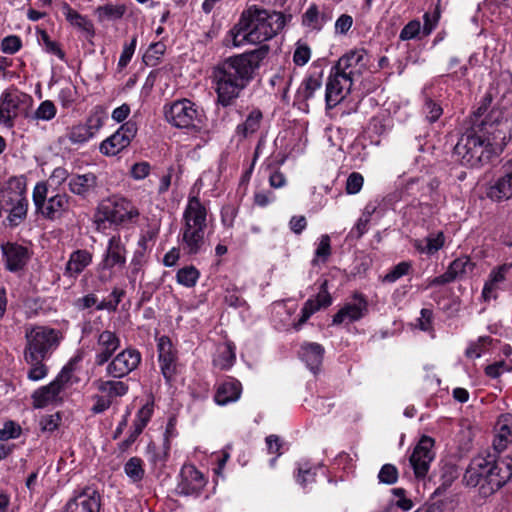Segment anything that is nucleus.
Returning a JSON list of instances; mask_svg holds the SVG:
<instances>
[{"mask_svg":"<svg viewBox=\"0 0 512 512\" xmlns=\"http://www.w3.org/2000/svg\"><path fill=\"white\" fill-rule=\"evenodd\" d=\"M80 360V356L72 358L51 383L34 391L32 394V400L35 408H44L60 399L59 395L61 391L70 381L72 372L75 369V364Z\"/></svg>","mask_w":512,"mask_h":512,"instance_id":"6e6552de","label":"nucleus"},{"mask_svg":"<svg viewBox=\"0 0 512 512\" xmlns=\"http://www.w3.org/2000/svg\"><path fill=\"white\" fill-rule=\"evenodd\" d=\"M434 444L433 438L423 435L409 457L410 465L417 479H424L429 471L430 464L435 458Z\"/></svg>","mask_w":512,"mask_h":512,"instance_id":"4468645a","label":"nucleus"},{"mask_svg":"<svg viewBox=\"0 0 512 512\" xmlns=\"http://www.w3.org/2000/svg\"><path fill=\"white\" fill-rule=\"evenodd\" d=\"M97 390L108 397L112 402L117 397L125 396L129 391V385L122 380L114 378L109 380H98L95 382Z\"/></svg>","mask_w":512,"mask_h":512,"instance_id":"e433bc0d","label":"nucleus"},{"mask_svg":"<svg viewBox=\"0 0 512 512\" xmlns=\"http://www.w3.org/2000/svg\"><path fill=\"white\" fill-rule=\"evenodd\" d=\"M127 12L125 4H113L108 2L94 9V16L99 23L116 22L121 20Z\"/></svg>","mask_w":512,"mask_h":512,"instance_id":"c9c22d12","label":"nucleus"},{"mask_svg":"<svg viewBox=\"0 0 512 512\" xmlns=\"http://www.w3.org/2000/svg\"><path fill=\"white\" fill-rule=\"evenodd\" d=\"M285 24L286 18L283 13L269 12L253 5L241 13L229 35L235 47L245 43L260 44L276 36Z\"/></svg>","mask_w":512,"mask_h":512,"instance_id":"7ed1b4c3","label":"nucleus"},{"mask_svg":"<svg viewBox=\"0 0 512 512\" xmlns=\"http://www.w3.org/2000/svg\"><path fill=\"white\" fill-rule=\"evenodd\" d=\"M364 178L358 172L351 173L346 181V192L348 194H356L358 193L363 186Z\"/></svg>","mask_w":512,"mask_h":512,"instance_id":"0e129e2a","label":"nucleus"},{"mask_svg":"<svg viewBox=\"0 0 512 512\" xmlns=\"http://www.w3.org/2000/svg\"><path fill=\"white\" fill-rule=\"evenodd\" d=\"M92 262V254L84 249L73 251L66 263L64 274L76 278Z\"/></svg>","mask_w":512,"mask_h":512,"instance_id":"7c9ffc66","label":"nucleus"},{"mask_svg":"<svg viewBox=\"0 0 512 512\" xmlns=\"http://www.w3.org/2000/svg\"><path fill=\"white\" fill-rule=\"evenodd\" d=\"M322 85L321 75H309L299 87L296 97L298 100L307 101L313 97L315 91Z\"/></svg>","mask_w":512,"mask_h":512,"instance_id":"79ce46f5","label":"nucleus"},{"mask_svg":"<svg viewBox=\"0 0 512 512\" xmlns=\"http://www.w3.org/2000/svg\"><path fill=\"white\" fill-rule=\"evenodd\" d=\"M104 267L113 268L115 266H124L126 263V248L120 235H113L107 245L104 256Z\"/></svg>","mask_w":512,"mask_h":512,"instance_id":"c85d7f7f","label":"nucleus"},{"mask_svg":"<svg viewBox=\"0 0 512 512\" xmlns=\"http://www.w3.org/2000/svg\"><path fill=\"white\" fill-rule=\"evenodd\" d=\"M423 113L429 123H434L443 114V108L438 102L426 97L423 105Z\"/></svg>","mask_w":512,"mask_h":512,"instance_id":"8fccbe9b","label":"nucleus"},{"mask_svg":"<svg viewBox=\"0 0 512 512\" xmlns=\"http://www.w3.org/2000/svg\"><path fill=\"white\" fill-rule=\"evenodd\" d=\"M61 421L59 413L43 416L40 420L41 430L45 432L55 431Z\"/></svg>","mask_w":512,"mask_h":512,"instance_id":"338daca9","label":"nucleus"},{"mask_svg":"<svg viewBox=\"0 0 512 512\" xmlns=\"http://www.w3.org/2000/svg\"><path fill=\"white\" fill-rule=\"evenodd\" d=\"M141 360V353L136 348L127 347L109 360L106 375L114 379L124 378L138 368Z\"/></svg>","mask_w":512,"mask_h":512,"instance_id":"f8f14e48","label":"nucleus"},{"mask_svg":"<svg viewBox=\"0 0 512 512\" xmlns=\"http://www.w3.org/2000/svg\"><path fill=\"white\" fill-rule=\"evenodd\" d=\"M100 507V494L96 490L86 488L66 503L64 512H99Z\"/></svg>","mask_w":512,"mask_h":512,"instance_id":"aec40b11","label":"nucleus"},{"mask_svg":"<svg viewBox=\"0 0 512 512\" xmlns=\"http://www.w3.org/2000/svg\"><path fill=\"white\" fill-rule=\"evenodd\" d=\"M505 146L502 113L493 111L461 135L454 147V155L462 165L478 167L499 156Z\"/></svg>","mask_w":512,"mask_h":512,"instance_id":"f03ea898","label":"nucleus"},{"mask_svg":"<svg viewBox=\"0 0 512 512\" xmlns=\"http://www.w3.org/2000/svg\"><path fill=\"white\" fill-rule=\"evenodd\" d=\"M489 465L487 467L488 481L483 484L482 496L489 497L505 486L512 478V458L498 457L487 453Z\"/></svg>","mask_w":512,"mask_h":512,"instance_id":"1a4fd4ad","label":"nucleus"},{"mask_svg":"<svg viewBox=\"0 0 512 512\" xmlns=\"http://www.w3.org/2000/svg\"><path fill=\"white\" fill-rule=\"evenodd\" d=\"M208 226V208L197 195H189L182 215L180 248L188 256H195L205 247Z\"/></svg>","mask_w":512,"mask_h":512,"instance_id":"20e7f679","label":"nucleus"},{"mask_svg":"<svg viewBox=\"0 0 512 512\" xmlns=\"http://www.w3.org/2000/svg\"><path fill=\"white\" fill-rule=\"evenodd\" d=\"M124 472L133 482L141 481L145 475L142 459L131 457L124 465Z\"/></svg>","mask_w":512,"mask_h":512,"instance_id":"c03bdc74","label":"nucleus"},{"mask_svg":"<svg viewBox=\"0 0 512 512\" xmlns=\"http://www.w3.org/2000/svg\"><path fill=\"white\" fill-rule=\"evenodd\" d=\"M5 267L11 272L24 268L29 260L28 249L18 243L7 242L1 246Z\"/></svg>","mask_w":512,"mask_h":512,"instance_id":"bb28decb","label":"nucleus"},{"mask_svg":"<svg viewBox=\"0 0 512 512\" xmlns=\"http://www.w3.org/2000/svg\"><path fill=\"white\" fill-rule=\"evenodd\" d=\"M130 143L121 133L115 132L100 143L99 150L105 156H115L127 148Z\"/></svg>","mask_w":512,"mask_h":512,"instance_id":"ea45409f","label":"nucleus"},{"mask_svg":"<svg viewBox=\"0 0 512 512\" xmlns=\"http://www.w3.org/2000/svg\"><path fill=\"white\" fill-rule=\"evenodd\" d=\"M31 101L32 98L29 94L16 88L3 91L0 96V123L7 128L14 127L15 119Z\"/></svg>","mask_w":512,"mask_h":512,"instance_id":"9d476101","label":"nucleus"},{"mask_svg":"<svg viewBox=\"0 0 512 512\" xmlns=\"http://www.w3.org/2000/svg\"><path fill=\"white\" fill-rule=\"evenodd\" d=\"M166 120L177 128H194L201 122L196 105L188 99L174 101L164 107Z\"/></svg>","mask_w":512,"mask_h":512,"instance_id":"9b49d317","label":"nucleus"},{"mask_svg":"<svg viewBox=\"0 0 512 512\" xmlns=\"http://www.w3.org/2000/svg\"><path fill=\"white\" fill-rule=\"evenodd\" d=\"M412 271L410 261H402L395 265L384 277L383 282L394 283L401 277L408 275Z\"/></svg>","mask_w":512,"mask_h":512,"instance_id":"49530a36","label":"nucleus"},{"mask_svg":"<svg viewBox=\"0 0 512 512\" xmlns=\"http://www.w3.org/2000/svg\"><path fill=\"white\" fill-rule=\"evenodd\" d=\"M267 44L219 62L212 70L211 81L217 94V104L229 107L255 78L256 72L268 57Z\"/></svg>","mask_w":512,"mask_h":512,"instance_id":"f257e3e1","label":"nucleus"},{"mask_svg":"<svg viewBox=\"0 0 512 512\" xmlns=\"http://www.w3.org/2000/svg\"><path fill=\"white\" fill-rule=\"evenodd\" d=\"M8 211L7 221L10 227H16L21 224L27 217L28 212V199L18 202L16 205L11 206Z\"/></svg>","mask_w":512,"mask_h":512,"instance_id":"37998d69","label":"nucleus"},{"mask_svg":"<svg viewBox=\"0 0 512 512\" xmlns=\"http://www.w3.org/2000/svg\"><path fill=\"white\" fill-rule=\"evenodd\" d=\"M366 54L367 52L363 48L350 50L339 58L332 71H338L354 79L361 74L362 68L365 66L363 60Z\"/></svg>","mask_w":512,"mask_h":512,"instance_id":"393cba45","label":"nucleus"},{"mask_svg":"<svg viewBox=\"0 0 512 512\" xmlns=\"http://www.w3.org/2000/svg\"><path fill=\"white\" fill-rule=\"evenodd\" d=\"M121 344L118 335L110 330L102 331L96 342V354L94 363L96 366H103L109 362Z\"/></svg>","mask_w":512,"mask_h":512,"instance_id":"5701e85b","label":"nucleus"},{"mask_svg":"<svg viewBox=\"0 0 512 512\" xmlns=\"http://www.w3.org/2000/svg\"><path fill=\"white\" fill-rule=\"evenodd\" d=\"M104 124V115L99 107H96L87 117L84 123H77L67 128L66 138L75 145H80L92 139Z\"/></svg>","mask_w":512,"mask_h":512,"instance_id":"ddd939ff","label":"nucleus"},{"mask_svg":"<svg viewBox=\"0 0 512 512\" xmlns=\"http://www.w3.org/2000/svg\"><path fill=\"white\" fill-rule=\"evenodd\" d=\"M241 392V383L235 378L228 377L218 385L214 400L218 405H227L237 401L240 398Z\"/></svg>","mask_w":512,"mask_h":512,"instance_id":"c756f323","label":"nucleus"},{"mask_svg":"<svg viewBox=\"0 0 512 512\" xmlns=\"http://www.w3.org/2000/svg\"><path fill=\"white\" fill-rule=\"evenodd\" d=\"M147 456L154 466H163L168 452L166 449L158 447L154 442H150L147 446Z\"/></svg>","mask_w":512,"mask_h":512,"instance_id":"603ef678","label":"nucleus"},{"mask_svg":"<svg viewBox=\"0 0 512 512\" xmlns=\"http://www.w3.org/2000/svg\"><path fill=\"white\" fill-rule=\"evenodd\" d=\"M311 57V49L310 47L301 41H298L296 44V49L293 54V62L297 66H304L308 63Z\"/></svg>","mask_w":512,"mask_h":512,"instance_id":"5fc2aeb1","label":"nucleus"},{"mask_svg":"<svg viewBox=\"0 0 512 512\" xmlns=\"http://www.w3.org/2000/svg\"><path fill=\"white\" fill-rule=\"evenodd\" d=\"M475 268V263L468 256H461L453 260L448 266L447 270L431 279L428 283V287L441 286L457 279H463L468 274L472 273Z\"/></svg>","mask_w":512,"mask_h":512,"instance_id":"a211bd4d","label":"nucleus"},{"mask_svg":"<svg viewBox=\"0 0 512 512\" xmlns=\"http://www.w3.org/2000/svg\"><path fill=\"white\" fill-rule=\"evenodd\" d=\"M302 24L313 30H321L320 12L317 5L313 4L306 10L302 16Z\"/></svg>","mask_w":512,"mask_h":512,"instance_id":"3c124183","label":"nucleus"},{"mask_svg":"<svg viewBox=\"0 0 512 512\" xmlns=\"http://www.w3.org/2000/svg\"><path fill=\"white\" fill-rule=\"evenodd\" d=\"M445 245V235L442 231L430 233L423 239L415 240L414 248L421 254L434 255Z\"/></svg>","mask_w":512,"mask_h":512,"instance_id":"4c0bfd02","label":"nucleus"},{"mask_svg":"<svg viewBox=\"0 0 512 512\" xmlns=\"http://www.w3.org/2000/svg\"><path fill=\"white\" fill-rule=\"evenodd\" d=\"M21 434V427L13 421H7L0 429V441L15 439Z\"/></svg>","mask_w":512,"mask_h":512,"instance_id":"bf43d9fd","label":"nucleus"},{"mask_svg":"<svg viewBox=\"0 0 512 512\" xmlns=\"http://www.w3.org/2000/svg\"><path fill=\"white\" fill-rule=\"evenodd\" d=\"M57 113V108L51 100H45L40 103L36 111L34 112L33 118L36 120L50 121Z\"/></svg>","mask_w":512,"mask_h":512,"instance_id":"09e8293b","label":"nucleus"},{"mask_svg":"<svg viewBox=\"0 0 512 512\" xmlns=\"http://www.w3.org/2000/svg\"><path fill=\"white\" fill-rule=\"evenodd\" d=\"M512 444V415L502 414L494 426L492 446L495 451L502 452Z\"/></svg>","mask_w":512,"mask_h":512,"instance_id":"cd10ccee","label":"nucleus"},{"mask_svg":"<svg viewBox=\"0 0 512 512\" xmlns=\"http://www.w3.org/2000/svg\"><path fill=\"white\" fill-rule=\"evenodd\" d=\"M93 400L94 404L91 407V412L93 414H101L108 410L113 404V402L102 393L94 395Z\"/></svg>","mask_w":512,"mask_h":512,"instance_id":"69168bd1","label":"nucleus"},{"mask_svg":"<svg viewBox=\"0 0 512 512\" xmlns=\"http://www.w3.org/2000/svg\"><path fill=\"white\" fill-rule=\"evenodd\" d=\"M235 349V345L230 341L219 344L213 358L214 366L221 370L230 369L236 360Z\"/></svg>","mask_w":512,"mask_h":512,"instance_id":"58836bf2","label":"nucleus"},{"mask_svg":"<svg viewBox=\"0 0 512 512\" xmlns=\"http://www.w3.org/2000/svg\"><path fill=\"white\" fill-rule=\"evenodd\" d=\"M263 121V113L260 109H253L246 116L244 122L238 124L235 129V134L239 140L247 139L253 136L261 127Z\"/></svg>","mask_w":512,"mask_h":512,"instance_id":"473e14b6","label":"nucleus"},{"mask_svg":"<svg viewBox=\"0 0 512 512\" xmlns=\"http://www.w3.org/2000/svg\"><path fill=\"white\" fill-rule=\"evenodd\" d=\"M488 465L487 454L477 455L472 458L463 476L464 484L468 487H478L481 496L483 484L488 481Z\"/></svg>","mask_w":512,"mask_h":512,"instance_id":"6ab92c4d","label":"nucleus"},{"mask_svg":"<svg viewBox=\"0 0 512 512\" xmlns=\"http://www.w3.org/2000/svg\"><path fill=\"white\" fill-rule=\"evenodd\" d=\"M21 47V39L16 35L7 36L1 42V49L4 53L14 54L19 51Z\"/></svg>","mask_w":512,"mask_h":512,"instance_id":"e2e57ef3","label":"nucleus"},{"mask_svg":"<svg viewBox=\"0 0 512 512\" xmlns=\"http://www.w3.org/2000/svg\"><path fill=\"white\" fill-rule=\"evenodd\" d=\"M24 355L48 359L60 344L61 333L53 328L37 326L26 331Z\"/></svg>","mask_w":512,"mask_h":512,"instance_id":"0eeeda50","label":"nucleus"},{"mask_svg":"<svg viewBox=\"0 0 512 512\" xmlns=\"http://www.w3.org/2000/svg\"><path fill=\"white\" fill-rule=\"evenodd\" d=\"M32 198L36 213L47 220H59L70 211L71 197L64 192L48 197L46 182H38L35 185Z\"/></svg>","mask_w":512,"mask_h":512,"instance_id":"423d86ee","label":"nucleus"},{"mask_svg":"<svg viewBox=\"0 0 512 512\" xmlns=\"http://www.w3.org/2000/svg\"><path fill=\"white\" fill-rule=\"evenodd\" d=\"M99 188L100 183L98 176L93 172L72 174L68 179L69 191L82 199H87L97 194Z\"/></svg>","mask_w":512,"mask_h":512,"instance_id":"4be33fe9","label":"nucleus"},{"mask_svg":"<svg viewBox=\"0 0 512 512\" xmlns=\"http://www.w3.org/2000/svg\"><path fill=\"white\" fill-rule=\"evenodd\" d=\"M140 216L138 208L125 197L112 195L103 199L96 208L97 229L105 228L108 222L114 226H127L135 223Z\"/></svg>","mask_w":512,"mask_h":512,"instance_id":"39448f33","label":"nucleus"},{"mask_svg":"<svg viewBox=\"0 0 512 512\" xmlns=\"http://www.w3.org/2000/svg\"><path fill=\"white\" fill-rule=\"evenodd\" d=\"M153 414V405L145 404L136 415V419L133 422V430L141 434L144 428L147 426Z\"/></svg>","mask_w":512,"mask_h":512,"instance_id":"de8ad7c7","label":"nucleus"},{"mask_svg":"<svg viewBox=\"0 0 512 512\" xmlns=\"http://www.w3.org/2000/svg\"><path fill=\"white\" fill-rule=\"evenodd\" d=\"M136 43H137V38L133 37L131 39V42L124 46L123 51H122L119 61H118V69L120 71L123 70L128 65V63L131 61V58L135 52Z\"/></svg>","mask_w":512,"mask_h":512,"instance_id":"13d9d810","label":"nucleus"},{"mask_svg":"<svg viewBox=\"0 0 512 512\" xmlns=\"http://www.w3.org/2000/svg\"><path fill=\"white\" fill-rule=\"evenodd\" d=\"M331 254L330 237L328 235H322L320 242L315 251L316 258H320L325 262Z\"/></svg>","mask_w":512,"mask_h":512,"instance_id":"774afa93","label":"nucleus"},{"mask_svg":"<svg viewBox=\"0 0 512 512\" xmlns=\"http://www.w3.org/2000/svg\"><path fill=\"white\" fill-rule=\"evenodd\" d=\"M421 32V23L419 20L409 21L401 30L399 38L402 41L415 39Z\"/></svg>","mask_w":512,"mask_h":512,"instance_id":"6e6d98bb","label":"nucleus"},{"mask_svg":"<svg viewBox=\"0 0 512 512\" xmlns=\"http://www.w3.org/2000/svg\"><path fill=\"white\" fill-rule=\"evenodd\" d=\"M368 301L361 293H354L353 300L345 303L333 316L332 323L340 325L359 321L368 314Z\"/></svg>","mask_w":512,"mask_h":512,"instance_id":"f3484780","label":"nucleus"},{"mask_svg":"<svg viewBox=\"0 0 512 512\" xmlns=\"http://www.w3.org/2000/svg\"><path fill=\"white\" fill-rule=\"evenodd\" d=\"M332 304V297L327 290V281L325 280L321 286L317 296L313 299H308L302 309L301 317L295 324V329L299 330L300 327L307 322V320L321 308H326Z\"/></svg>","mask_w":512,"mask_h":512,"instance_id":"a878e982","label":"nucleus"},{"mask_svg":"<svg viewBox=\"0 0 512 512\" xmlns=\"http://www.w3.org/2000/svg\"><path fill=\"white\" fill-rule=\"evenodd\" d=\"M512 269V263H505L493 269L489 275V281L495 286L506 279L507 274Z\"/></svg>","mask_w":512,"mask_h":512,"instance_id":"680f3d73","label":"nucleus"},{"mask_svg":"<svg viewBox=\"0 0 512 512\" xmlns=\"http://www.w3.org/2000/svg\"><path fill=\"white\" fill-rule=\"evenodd\" d=\"M158 361L161 373L167 383H171L177 373L178 352L168 336L157 340Z\"/></svg>","mask_w":512,"mask_h":512,"instance_id":"2eb2a0df","label":"nucleus"},{"mask_svg":"<svg viewBox=\"0 0 512 512\" xmlns=\"http://www.w3.org/2000/svg\"><path fill=\"white\" fill-rule=\"evenodd\" d=\"M416 326L424 332L433 333V311L427 308L421 309Z\"/></svg>","mask_w":512,"mask_h":512,"instance_id":"4d7b16f0","label":"nucleus"},{"mask_svg":"<svg viewBox=\"0 0 512 512\" xmlns=\"http://www.w3.org/2000/svg\"><path fill=\"white\" fill-rule=\"evenodd\" d=\"M491 341L492 340L489 336L480 337L477 342L471 343L469 347L466 349V356L469 358L480 357L483 347L487 344H490Z\"/></svg>","mask_w":512,"mask_h":512,"instance_id":"052dcab7","label":"nucleus"},{"mask_svg":"<svg viewBox=\"0 0 512 512\" xmlns=\"http://www.w3.org/2000/svg\"><path fill=\"white\" fill-rule=\"evenodd\" d=\"M300 356L307 367L316 373L323 362L324 348L318 343H305L301 346Z\"/></svg>","mask_w":512,"mask_h":512,"instance_id":"f704fd0d","label":"nucleus"},{"mask_svg":"<svg viewBox=\"0 0 512 512\" xmlns=\"http://www.w3.org/2000/svg\"><path fill=\"white\" fill-rule=\"evenodd\" d=\"M199 276L200 273L194 266H186L178 270L176 279L183 286L193 287L196 285Z\"/></svg>","mask_w":512,"mask_h":512,"instance_id":"a18cd8bd","label":"nucleus"},{"mask_svg":"<svg viewBox=\"0 0 512 512\" xmlns=\"http://www.w3.org/2000/svg\"><path fill=\"white\" fill-rule=\"evenodd\" d=\"M26 181L24 177H11L0 189V206L7 210L26 199Z\"/></svg>","mask_w":512,"mask_h":512,"instance_id":"b1692460","label":"nucleus"},{"mask_svg":"<svg viewBox=\"0 0 512 512\" xmlns=\"http://www.w3.org/2000/svg\"><path fill=\"white\" fill-rule=\"evenodd\" d=\"M353 80L338 71H332L327 84L325 101L328 109L336 107L350 92Z\"/></svg>","mask_w":512,"mask_h":512,"instance_id":"dca6fc26","label":"nucleus"},{"mask_svg":"<svg viewBox=\"0 0 512 512\" xmlns=\"http://www.w3.org/2000/svg\"><path fill=\"white\" fill-rule=\"evenodd\" d=\"M24 360L26 364L29 366L27 371V378L31 381H39L44 379L48 374V366L44 363L46 359H40L38 357H33L32 360L30 356L24 355Z\"/></svg>","mask_w":512,"mask_h":512,"instance_id":"a19ab883","label":"nucleus"},{"mask_svg":"<svg viewBox=\"0 0 512 512\" xmlns=\"http://www.w3.org/2000/svg\"><path fill=\"white\" fill-rule=\"evenodd\" d=\"M487 197L495 202L512 198V177L503 171L502 175L487 189Z\"/></svg>","mask_w":512,"mask_h":512,"instance_id":"72a5a7b5","label":"nucleus"},{"mask_svg":"<svg viewBox=\"0 0 512 512\" xmlns=\"http://www.w3.org/2000/svg\"><path fill=\"white\" fill-rule=\"evenodd\" d=\"M398 478V469L393 464H384L378 473V480L382 484L393 485L398 481Z\"/></svg>","mask_w":512,"mask_h":512,"instance_id":"864d4df0","label":"nucleus"},{"mask_svg":"<svg viewBox=\"0 0 512 512\" xmlns=\"http://www.w3.org/2000/svg\"><path fill=\"white\" fill-rule=\"evenodd\" d=\"M62 12L70 25L85 33L86 36L94 37V25L92 21L87 18V16L80 14L66 2L62 4Z\"/></svg>","mask_w":512,"mask_h":512,"instance_id":"2f4dec72","label":"nucleus"},{"mask_svg":"<svg viewBox=\"0 0 512 512\" xmlns=\"http://www.w3.org/2000/svg\"><path fill=\"white\" fill-rule=\"evenodd\" d=\"M207 480L204 475L193 465H184L180 472V481L177 490L180 494L198 495L206 486Z\"/></svg>","mask_w":512,"mask_h":512,"instance_id":"412c9836","label":"nucleus"}]
</instances>
